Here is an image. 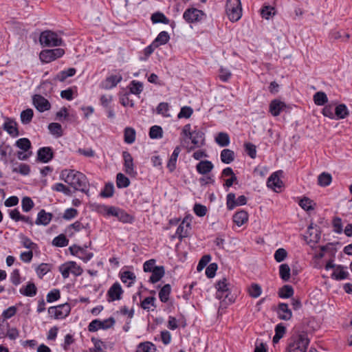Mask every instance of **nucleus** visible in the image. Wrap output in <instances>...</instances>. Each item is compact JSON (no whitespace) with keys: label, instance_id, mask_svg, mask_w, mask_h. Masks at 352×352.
<instances>
[{"label":"nucleus","instance_id":"nucleus-1","mask_svg":"<svg viewBox=\"0 0 352 352\" xmlns=\"http://www.w3.org/2000/svg\"><path fill=\"white\" fill-rule=\"evenodd\" d=\"M60 179L73 187L75 190L89 195V182L83 173L75 170L64 169L60 173Z\"/></svg>","mask_w":352,"mask_h":352},{"label":"nucleus","instance_id":"nucleus-2","mask_svg":"<svg viewBox=\"0 0 352 352\" xmlns=\"http://www.w3.org/2000/svg\"><path fill=\"white\" fill-rule=\"evenodd\" d=\"M181 135L185 142L186 139L190 140L191 143L193 144V146L188 148V151L194 150L195 148H200L205 144L204 133L201 129L197 128L191 131V125L190 124H187L184 126Z\"/></svg>","mask_w":352,"mask_h":352},{"label":"nucleus","instance_id":"nucleus-3","mask_svg":"<svg viewBox=\"0 0 352 352\" xmlns=\"http://www.w3.org/2000/svg\"><path fill=\"white\" fill-rule=\"evenodd\" d=\"M230 285V283L226 278H223L217 281L215 284V288L217 289L216 298L223 300L228 299L230 302H234L233 296L230 297L231 294Z\"/></svg>","mask_w":352,"mask_h":352},{"label":"nucleus","instance_id":"nucleus-4","mask_svg":"<svg viewBox=\"0 0 352 352\" xmlns=\"http://www.w3.org/2000/svg\"><path fill=\"white\" fill-rule=\"evenodd\" d=\"M226 10L229 19L232 22L239 21L242 16L241 0H228Z\"/></svg>","mask_w":352,"mask_h":352},{"label":"nucleus","instance_id":"nucleus-5","mask_svg":"<svg viewBox=\"0 0 352 352\" xmlns=\"http://www.w3.org/2000/svg\"><path fill=\"white\" fill-rule=\"evenodd\" d=\"M309 340L305 332L299 333L294 342L289 343L287 348V352H307Z\"/></svg>","mask_w":352,"mask_h":352},{"label":"nucleus","instance_id":"nucleus-6","mask_svg":"<svg viewBox=\"0 0 352 352\" xmlns=\"http://www.w3.org/2000/svg\"><path fill=\"white\" fill-rule=\"evenodd\" d=\"M105 211L108 216L116 217L120 221L124 223H132L135 220L133 216L129 214L125 210L115 206H105Z\"/></svg>","mask_w":352,"mask_h":352},{"label":"nucleus","instance_id":"nucleus-7","mask_svg":"<svg viewBox=\"0 0 352 352\" xmlns=\"http://www.w3.org/2000/svg\"><path fill=\"white\" fill-rule=\"evenodd\" d=\"M39 41L44 47H56L60 45L62 43L58 34L50 30L44 31L41 34Z\"/></svg>","mask_w":352,"mask_h":352},{"label":"nucleus","instance_id":"nucleus-8","mask_svg":"<svg viewBox=\"0 0 352 352\" xmlns=\"http://www.w3.org/2000/svg\"><path fill=\"white\" fill-rule=\"evenodd\" d=\"M64 54L65 51L62 48L44 50L40 52L39 58L41 62L48 63L62 57Z\"/></svg>","mask_w":352,"mask_h":352},{"label":"nucleus","instance_id":"nucleus-9","mask_svg":"<svg viewBox=\"0 0 352 352\" xmlns=\"http://www.w3.org/2000/svg\"><path fill=\"white\" fill-rule=\"evenodd\" d=\"M116 323L114 318L110 317L104 320L95 319L88 325V331L90 332L97 331L98 329H108L111 328Z\"/></svg>","mask_w":352,"mask_h":352},{"label":"nucleus","instance_id":"nucleus-10","mask_svg":"<svg viewBox=\"0 0 352 352\" xmlns=\"http://www.w3.org/2000/svg\"><path fill=\"white\" fill-rule=\"evenodd\" d=\"M71 311L69 304L65 303L56 307H50L48 309V313L54 316L56 319H63L66 318Z\"/></svg>","mask_w":352,"mask_h":352},{"label":"nucleus","instance_id":"nucleus-11","mask_svg":"<svg viewBox=\"0 0 352 352\" xmlns=\"http://www.w3.org/2000/svg\"><path fill=\"white\" fill-rule=\"evenodd\" d=\"M193 217L190 214H187L184 218L182 223L177 227L178 238L181 240L183 238L188 237L190 235L191 228V222Z\"/></svg>","mask_w":352,"mask_h":352},{"label":"nucleus","instance_id":"nucleus-12","mask_svg":"<svg viewBox=\"0 0 352 352\" xmlns=\"http://www.w3.org/2000/svg\"><path fill=\"white\" fill-rule=\"evenodd\" d=\"M247 201L248 199L245 195H240L236 199L234 192H230L226 196V206L228 210H232L239 206H244Z\"/></svg>","mask_w":352,"mask_h":352},{"label":"nucleus","instance_id":"nucleus-13","mask_svg":"<svg viewBox=\"0 0 352 352\" xmlns=\"http://www.w3.org/2000/svg\"><path fill=\"white\" fill-rule=\"evenodd\" d=\"M206 14L197 8H189L184 13V19L186 22H199L204 20Z\"/></svg>","mask_w":352,"mask_h":352},{"label":"nucleus","instance_id":"nucleus-14","mask_svg":"<svg viewBox=\"0 0 352 352\" xmlns=\"http://www.w3.org/2000/svg\"><path fill=\"white\" fill-rule=\"evenodd\" d=\"M123 290L118 282L114 283L107 291V301L112 302L121 299Z\"/></svg>","mask_w":352,"mask_h":352},{"label":"nucleus","instance_id":"nucleus-15","mask_svg":"<svg viewBox=\"0 0 352 352\" xmlns=\"http://www.w3.org/2000/svg\"><path fill=\"white\" fill-rule=\"evenodd\" d=\"M282 174V170L273 173L267 179V187L273 189L274 190H276V189L280 190L283 187V182L280 179V175Z\"/></svg>","mask_w":352,"mask_h":352},{"label":"nucleus","instance_id":"nucleus-16","mask_svg":"<svg viewBox=\"0 0 352 352\" xmlns=\"http://www.w3.org/2000/svg\"><path fill=\"white\" fill-rule=\"evenodd\" d=\"M33 104L36 109L40 112H44L51 108L50 102L43 96L39 94H36L32 98Z\"/></svg>","mask_w":352,"mask_h":352},{"label":"nucleus","instance_id":"nucleus-17","mask_svg":"<svg viewBox=\"0 0 352 352\" xmlns=\"http://www.w3.org/2000/svg\"><path fill=\"white\" fill-rule=\"evenodd\" d=\"M16 122L10 118L6 117L5 122L3 125V129L12 137H17L19 135V132L17 127Z\"/></svg>","mask_w":352,"mask_h":352},{"label":"nucleus","instance_id":"nucleus-18","mask_svg":"<svg viewBox=\"0 0 352 352\" xmlns=\"http://www.w3.org/2000/svg\"><path fill=\"white\" fill-rule=\"evenodd\" d=\"M54 157V151L50 146L40 148L37 152V160L43 163H48Z\"/></svg>","mask_w":352,"mask_h":352},{"label":"nucleus","instance_id":"nucleus-19","mask_svg":"<svg viewBox=\"0 0 352 352\" xmlns=\"http://www.w3.org/2000/svg\"><path fill=\"white\" fill-rule=\"evenodd\" d=\"M276 311L280 320L287 321L292 318V311L287 303L279 302Z\"/></svg>","mask_w":352,"mask_h":352},{"label":"nucleus","instance_id":"nucleus-20","mask_svg":"<svg viewBox=\"0 0 352 352\" xmlns=\"http://www.w3.org/2000/svg\"><path fill=\"white\" fill-rule=\"evenodd\" d=\"M287 105L284 102L278 99L271 101L269 105V111L273 116H278L280 112L286 108Z\"/></svg>","mask_w":352,"mask_h":352},{"label":"nucleus","instance_id":"nucleus-21","mask_svg":"<svg viewBox=\"0 0 352 352\" xmlns=\"http://www.w3.org/2000/svg\"><path fill=\"white\" fill-rule=\"evenodd\" d=\"M122 157L124 159V167L125 172L129 175L133 174L135 173L133 159L131 153L128 151H123Z\"/></svg>","mask_w":352,"mask_h":352},{"label":"nucleus","instance_id":"nucleus-22","mask_svg":"<svg viewBox=\"0 0 352 352\" xmlns=\"http://www.w3.org/2000/svg\"><path fill=\"white\" fill-rule=\"evenodd\" d=\"M52 217V213L47 212L45 210L42 209L38 213L35 223L36 225L47 226L50 223Z\"/></svg>","mask_w":352,"mask_h":352},{"label":"nucleus","instance_id":"nucleus-23","mask_svg":"<svg viewBox=\"0 0 352 352\" xmlns=\"http://www.w3.org/2000/svg\"><path fill=\"white\" fill-rule=\"evenodd\" d=\"M122 77L120 74L111 75L107 77L103 82V87L105 89H110L115 87L121 80Z\"/></svg>","mask_w":352,"mask_h":352},{"label":"nucleus","instance_id":"nucleus-24","mask_svg":"<svg viewBox=\"0 0 352 352\" xmlns=\"http://www.w3.org/2000/svg\"><path fill=\"white\" fill-rule=\"evenodd\" d=\"M214 168L212 163L208 160H203L199 162L196 166L197 171L201 175H206L210 173Z\"/></svg>","mask_w":352,"mask_h":352},{"label":"nucleus","instance_id":"nucleus-25","mask_svg":"<svg viewBox=\"0 0 352 352\" xmlns=\"http://www.w3.org/2000/svg\"><path fill=\"white\" fill-rule=\"evenodd\" d=\"M248 213L244 210L236 212L232 217V220L238 226H241L248 221Z\"/></svg>","mask_w":352,"mask_h":352},{"label":"nucleus","instance_id":"nucleus-26","mask_svg":"<svg viewBox=\"0 0 352 352\" xmlns=\"http://www.w3.org/2000/svg\"><path fill=\"white\" fill-rule=\"evenodd\" d=\"M19 292L25 296L32 297L36 294L37 288L34 283L28 282L25 286L20 288Z\"/></svg>","mask_w":352,"mask_h":352},{"label":"nucleus","instance_id":"nucleus-27","mask_svg":"<svg viewBox=\"0 0 352 352\" xmlns=\"http://www.w3.org/2000/svg\"><path fill=\"white\" fill-rule=\"evenodd\" d=\"M344 268L345 267L342 265H337L336 270H335L331 274V278L336 280L346 279L349 276V273L348 272L344 270Z\"/></svg>","mask_w":352,"mask_h":352},{"label":"nucleus","instance_id":"nucleus-28","mask_svg":"<svg viewBox=\"0 0 352 352\" xmlns=\"http://www.w3.org/2000/svg\"><path fill=\"white\" fill-rule=\"evenodd\" d=\"M334 114L336 119H344L349 115V110L346 104H339L334 107Z\"/></svg>","mask_w":352,"mask_h":352},{"label":"nucleus","instance_id":"nucleus-29","mask_svg":"<svg viewBox=\"0 0 352 352\" xmlns=\"http://www.w3.org/2000/svg\"><path fill=\"white\" fill-rule=\"evenodd\" d=\"M294 294V288L292 285H285L280 287L278 292V296L280 298H289L293 296Z\"/></svg>","mask_w":352,"mask_h":352},{"label":"nucleus","instance_id":"nucleus-30","mask_svg":"<svg viewBox=\"0 0 352 352\" xmlns=\"http://www.w3.org/2000/svg\"><path fill=\"white\" fill-rule=\"evenodd\" d=\"M136 138L135 130L132 127H126L124 130V141L128 144H133Z\"/></svg>","mask_w":352,"mask_h":352},{"label":"nucleus","instance_id":"nucleus-31","mask_svg":"<svg viewBox=\"0 0 352 352\" xmlns=\"http://www.w3.org/2000/svg\"><path fill=\"white\" fill-rule=\"evenodd\" d=\"M220 157L223 163L229 164L234 160V152L230 149L225 148L221 151Z\"/></svg>","mask_w":352,"mask_h":352},{"label":"nucleus","instance_id":"nucleus-32","mask_svg":"<svg viewBox=\"0 0 352 352\" xmlns=\"http://www.w3.org/2000/svg\"><path fill=\"white\" fill-rule=\"evenodd\" d=\"M151 272L152 274L150 276L149 281L152 283H155L160 281V279L164 276L165 273L164 267L163 266H159Z\"/></svg>","mask_w":352,"mask_h":352},{"label":"nucleus","instance_id":"nucleus-33","mask_svg":"<svg viewBox=\"0 0 352 352\" xmlns=\"http://www.w3.org/2000/svg\"><path fill=\"white\" fill-rule=\"evenodd\" d=\"M136 276L131 271H124L120 274V279L124 283H127V286H131L135 282Z\"/></svg>","mask_w":352,"mask_h":352},{"label":"nucleus","instance_id":"nucleus-34","mask_svg":"<svg viewBox=\"0 0 352 352\" xmlns=\"http://www.w3.org/2000/svg\"><path fill=\"white\" fill-rule=\"evenodd\" d=\"M76 69L71 67L67 69L61 71L55 77V80L64 82L68 77H72L76 74Z\"/></svg>","mask_w":352,"mask_h":352},{"label":"nucleus","instance_id":"nucleus-35","mask_svg":"<svg viewBox=\"0 0 352 352\" xmlns=\"http://www.w3.org/2000/svg\"><path fill=\"white\" fill-rule=\"evenodd\" d=\"M279 276L283 281H288L291 276V270L288 264L284 263L279 266Z\"/></svg>","mask_w":352,"mask_h":352},{"label":"nucleus","instance_id":"nucleus-36","mask_svg":"<svg viewBox=\"0 0 352 352\" xmlns=\"http://www.w3.org/2000/svg\"><path fill=\"white\" fill-rule=\"evenodd\" d=\"M215 141L220 146H227L230 142V136L227 133L220 132L215 138Z\"/></svg>","mask_w":352,"mask_h":352},{"label":"nucleus","instance_id":"nucleus-37","mask_svg":"<svg viewBox=\"0 0 352 352\" xmlns=\"http://www.w3.org/2000/svg\"><path fill=\"white\" fill-rule=\"evenodd\" d=\"M136 352H156V348L151 342H141L138 345Z\"/></svg>","mask_w":352,"mask_h":352},{"label":"nucleus","instance_id":"nucleus-38","mask_svg":"<svg viewBox=\"0 0 352 352\" xmlns=\"http://www.w3.org/2000/svg\"><path fill=\"white\" fill-rule=\"evenodd\" d=\"M34 111L32 109H27L21 111L20 118L22 124H28L32 122Z\"/></svg>","mask_w":352,"mask_h":352},{"label":"nucleus","instance_id":"nucleus-39","mask_svg":"<svg viewBox=\"0 0 352 352\" xmlns=\"http://www.w3.org/2000/svg\"><path fill=\"white\" fill-rule=\"evenodd\" d=\"M314 101L316 105L323 106L328 102V98L324 92L318 91L314 95Z\"/></svg>","mask_w":352,"mask_h":352},{"label":"nucleus","instance_id":"nucleus-40","mask_svg":"<svg viewBox=\"0 0 352 352\" xmlns=\"http://www.w3.org/2000/svg\"><path fill=\"white\" fill-rule=\"evenodd\" d=\"M52 243L55 247L63 248L69 244V239L65 234H60L53 239Z\"/></svg>","mask_w":352,"mask_h":352},{"label":"nucleus","instance_id":"nucleus-41","mask_svg":"<svg viewBox=\"0 0 352 352\" xmlns=\"http://www.w3.org/2000/svg\"><path fill=\"white\" fill-rule=\"evenodd\" d=\"M116 185L118 188H126L130 185V180L124 174L119 173L116 176Z\"/></svg>","mask_w":352,"mask_h":352},{"label":"nucleus","instance_id":"nucleus-42","mask_svg":"<svg viewBox=\"0 0 352 352\" xmlns=\"http://www.w3.org/2000/svg\"><path fill=\"white\" fill-rule=\"evenodd\" d=\"M276 14V10L271 6H264L261 10V14L262 17L266 20L270 19V18L274 16Z\"/></svg>","mask_w":352,"mask_h":352},{"label":"nucleus","instance_id":"nucleus-43","mask_svg":"<svg viewBox=\"0 0 352 352\" xmlns=\"http://www.w3.org/2000/svg\"><path fill=\"white\" fill-rule=\"evenodd\" d=\"M129 89L131 94L138 95L143 90V83L133 80L129 84Z\"/></svg>","mask_w":352,"mask_h":352},{"label":"nucleus","instance_id":"nucleus-44","mask_svg":"<svg viewBox=\"0 0 352 352\" xmlns=\"http://www.w3.org/2000/svg\"><path fill=\"white\" fill-rule=\"evenodd\" d=\"M48 129L52 135L56 136L57 138H59L63 135L62 126L59 123H50L48 125Z\"/></svg>","mask_w":352,"mask_h":352},{"label":"nucleus","instance_id":"nucleus-45","mask_svg":"<svg viewBox=\"0 0 352 352\" xmlns=\"http://www.w3.org/2000/svg\"><path fill=\"white\" fill-rule=\"evenodd\" d=\"M15 145L16 147L21 149L24 152L28 151L31 148V142L30 140L25 138L19 139L16 142Z\"/></svg>","mask_w":352,"mask_h":352},{"label":"nucleus","instance_id":"nucleus-46","mask_svg":"<svg viewBox=\"0 0 352 352\" xmlns=\"http://www.w3.org/2000/svg\"><path fill=\"white\" fill-rule=\"evenodd\" d=\"M332 180V177L331 174L327 173H322L319 175L318 177V183L321 186H329Z\"/></svg>","mask_w":352,"mask_h":352},{"label":"nucleus","instance_id":"nucleus-47","mask_svg":"<svg viewBox=\"0 0 352 352\" xmlns=\"http://www.w3.org/2000/svg\"><path fill=\"white\" fill-rule=\"evenodd\" d=\"M262 292L261 287L257 283H252L248 288L249 295L254 298L260 296Z\"/></svg>","mask_w":352,"mask_h":352},{"label":"nucleus","instance_id":"nucleus-48","mask_svg":"<svg viewBox=\"0 0 352 352\" xmlns=\"http://www.w3.org/2000/svg\"><path fill=\"white\" fill-rule=\"evenodd\" d=\"M169 35L166 32H161L157 38L153 41L154 44L158 47L160 45H164L168 42Z\"/></svg>","mask_w":352,"mask_h":352},{"label":"nucleus","instance_id":"nucleus-49","mask_svg":"<svg viewBox=\"0 0 352 352\" xmlns=\"http://www.w3.org/2000/svg\"><path fill=\"white\" fill-rule=\"evenodd\" d=\"M170 293V286L168 284L165 285L160 289L159 292V298L163 302H166L168 300V297Z\"/></svg>","mask_w":352,"mask_h":352},{"label":"nucleus","instance_id":"nucleus-50","mask_svg":"<svg viewBox=\"0 0 352 352\" xmlns=\"http://www.w3.org/2000/svg\"><path fill=\"white\" fill-rule=\"evenodd\" d=\"M163 131L161 126L154 125L150 128L149 137L151 139H158L162 138Z\"/></svg>","mask_w":352,"mask_h":352},{"label":"nucleus","instance_id":"nucleus-51","mask_svg":"<svg viewBox=\"0 0 352 352\" xmlns=\"http://www.w3.org/2000/svg\"><path fill=\"white\" fill-rule=\"evenodd\" d=\"M51 270V265L48 263H41L36 269V272L40 278H42L48 272Z\"/></svg>","mask_w":352,"mask_h":352},{"label":"nucleus","instance_id":"nucleus-52","mask_svg":"<svg viewBox=\"0 0 352 352\" xmlns=\"http://www.w3.org/2000/svg\"><path fill=\"white\" fill-rule=\"evenodd\" d=\"M52 189L56 192H61L65 195L70 196L72 195L71 189L67 186L62 183H56L52 187Z\"/></svg>","mask_w":352,"mask_h":352},{"label":"nucleus","instance_id":"nucleus-53","mask_svg":"<svg viewBox=\"0 0 352 352\" xmlns=\"http://www.w3.org/2000/svg\"><path fill=\"white\" fill-rule=\"evenodd\" d=\"M21 206L23 212H28L30 211L34 206V203L29 197H24L21 201Z\"/></svg>","mask_w":352,"mask_h":352},{"label":"nucleus","instance_id":"nucleus-54","mask_svg":"<svg viewBox=\"0 0 352 352\" xmlns=\"http://www.w3.org/2000/svg\"><path fill=\"white\" fill-rule=\"evenodd\" d=\"M114 186L112 183L106 184L103 190L100 192V196L102 197H111L113 195Z\"/></svg>","mask_w":352,"mask_h":352},{"label":"nucleus","instance_id":"nucleus-55","mask_svg":"<svg viewBox=\"0 0 352 352\" xmlns=\"http://www.w3.org/2000/svg\"><path fill=\"white\" fill-rule=\"evenodd\" d=\"M193 113V109L189 106H184L181 108L179 113L177 114V118H189Z\"/></svg>","mask_w":352,"mask_h":352},{"label":"nucleus","instance_id":"nucleus-56","mask_svg":"<svg viewBox=\"0 0 352 352\" xmlns=\"http://www.w3.org/2000/svg\"><path fill=\"white\" fill-rule=\"evenodd\" d=\"M312 204L313 201L306 197L301 199L298 203L299 206L306 211H309L314 209Z\"/></svg>","mask_w":352,"mask_h":352},{"label":"nucleus","instance_id":"nucleus-57","mask_svg":"<svg viewBox=\"0 0 352 352\" xmlns=\"http://www.w3.org/2000/svg\"><path fill=\"white\" fill-rule=\"evenodd\" d=\"M244 148L246 153L252 158L254 159L256 157V148L254 144L251 142H245L244 144Z\"/></svg>","mask_w":352,"mask_h":352},{"label":"nucleus","instance_id":"nucleus-58","mask_svg":"<svg viewBox=\"0 0 352 352\" xmlns=\"http://www.w3.org/2000/svg\"><path fill=\"white\" fill-rule=\"evenodd\" d=\"M21 243L23 246L27 249H30V250H35L38 248V245L31 241L28 236L23 235L21 237Z\"/></svg>","mask_w":352,"mask_h":352},{"label":"nucleus","instance_id":"nucleus-59","mask_svg":"<svg viewBox=\"0 0 352 352\" xmlns=\"http://www.w3.org/2000/svg\"><path fill=\"white\" fill-rule=\"evenodd\" d=\"M322 113L324 116L328 117L331 119L335 118L334 114V104H329L324 107L322 111Z\"/></svg>","mask_w":352,"mask_h":352},{"label":"nucleus","instance_id":"nucleus-60","mask_svg":"<svg viewBox=\"0 0 352 352\" xmlns=\"http://www.w3.org/2000/svg\"><path fill=\"white\" fill-rule=\"evenodd\" d=\"M12 172L19 173L23 175H28L30 172V167L26 164H20L18 167H14Z\"/></svg>","mask_w":352,"mask_h":352},{"label":"nucleus","instance_id":"nucleus-61","mask_svg":"<svg viewBox=\"0 0 352 352\" xmlns=\"http://www.w3.org/2000/svg\"><path fill=\"white\" fill-rule=\"evenodd\" d=\"M195 214L199 217H204L207 213V208L201 204H195L193 207Z\"/></svg>","mask_w":352,"mask_h":352},{"label":"nucleus","instance_id":"nucleus-62","mask_svg":"<svg viewBox=\"0 0 352 352\" xmlns=\"http://www.w3.org/2000/svg\"><path fill=\"white\" fill-rule=\"evenodd\" d=\"M287 256V252L284 248H278L276 250L274 257L276 262L283 261Z\"/></svg>","mask_w":352,"mask_h":352},{"label":"nucleus","instance_id":"nucleus-63","mask_svg":"<svg viewBox=\"0 0 352 352\" xmlns=\"http://www.w3.org/2000/svg\"><path fill=\"white\" fill-rule=\"evenodd\" d=\"M69 261L60 265L58 267L59 272L61 273L64 278H67L71 273V265Z\"/></svg>","mask_w":352,"mask_h":352},{"label":"nucleus","instance_id":"nucleus-64","mask_svg":"<svg viewBox=\"0 0 352 352\" xmlns=\"http://www.w3.org/2000/svg\"><path fill=\"white\" fill-rule=\"evenodd\" d=\"M210 260L211 256L210 254L204 255L198 263L197 270L198 272H201L208 265Z\"/></svg>","mask_w":352,"mask_h":352}]
</instances>
